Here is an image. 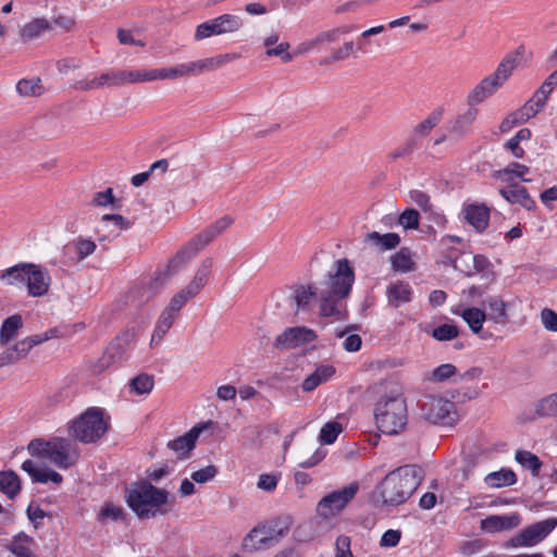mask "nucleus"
<instances>
[{"label": "nucleus", "instance_id": "a19ab883", "mask_svg": "<svg viewBox=\"0 0 557 557\" xmlns=\"http://www.w3.org/2000/svg\"><path fill=\"white\" fill-rule=\"evenodd\" d=\"M484 482L491 487H503L509 486L517 482V476L513 471L508 469H502L499 471L488 473Z\"/></svg>", "mask_w": 557, "mask_h": 557}, {"label": "nucleus", "instance_id": "473e14b6", "mask_svg": "<svg viewBox=\"0 0 557 557\" xmlns=\"http://www.w3.org/2000/svg\"><path fill=\"white\" fill-rule=\"evenodd\" d=\"M177 317H178V314H176L175 312H172L166 307L162 310V312L157 321L153 333L151 335V345L159 344L163 339V337L166 335L169 330L172 327V325Z\"/></svg>", "mask_w": 557, "mask_h": 557}, {"label": "nucleus", "instance_id": "864d4df0", "mask_svg": "<svg viewBox=\"0 0 557 557\" xmlns=\"http://www.w3.org/2000/svg\"><path fill=\"white\" fill-rule=\"evenodd\" d=\"M544 106L533 97L529 99L521 108L515 111L521 124L535 116Z\"/></svg>", "mask_w": 557, "mask_h": 557}, {"label": "nucleus", "instance_id": "e433bc0d", "mask_svg": "<svg viewBox=\"0 0 557 557\" xmlns=\"http://www.w3.org/2000/svg\"><path fill=\"white\" fill-rule=\"evenodd\" d=\"M22 325L23 320L21 315L13 314L7 318L0 329V343L4 345L14 339Z\"/></svg>", "mask_w": 557, "mask_h": 557}, {"label": "nucleus", "instance_id": "c756f323", "mask_svg": "<svg viewBox=\"0 0 557 557\" xmlns=\"http://www.w3.org/2000/svg\"><path fill=\"white\" fill-rule=\"evenodd\" d=\"M335 373L333 366L323 364L319 366L310 375H308L302 384L304 392H312L322 383L329 381Z\"/></svg>", "mask_w": 557, "mask_h": 557}, {"label": "nucleus", "instance_id": "9d476101", "mask_svg": "<svg viewBox=\"0 0 557 557\" xmlns=\"http://www.w3.org/2000/svg\"><path fill=\"white\" fill-rule=\"evenodd\" d=\"M242 27L243 20L238 15L222 14L218 17L199 24L195 32V39L203 40L212 36L236 33Z\"/></svg>", "mask_w": 557, "mask_h": 557}, {"label": "nucleus", "instance_id": "052dcab7", "mask_svg": "<svg viewBox=\"0 0 557 557\" xmlns=\"http://www.w3.org/2000/svg\"><path fill=\"white\" fill-rule=\"evenodd\" d=\"M96 250V244L90 239H78L75 244V252L78 260H83L86 257L94 253Z\"/></svg>", "mask_w": 557, "mask_h": 557}, {"label": "nucleus", "instance_id": "1a4fd4ad", "mask_svg": "<svg viewBox=\"0 0 557 557\" xmlns=\"http://www.w3.org/2000/svg\"><path fill=\"white\" fill-rule=\"evenodd\" d=\"M422 416L433 424L454 425L458 414L453 401L437 396H426L421 403Z\"/></svg>", "mask_w": 557, "mask_h": 557}, {"label": "nucleus", "instance_id": "f8f14e48", "mask_svg": "<svg viewBox=\"0 0 557 557\" xmlns=\"http://www.w3.org/2000/svg\"><path fill=\"white\" fill-rule=\"evenodd\" d=\"M482 373L480 368H471L460 372L453 363H443L425 375V380L432 383H458L474 380Z\"/></svg>", "mask_w": 557, "mask_h": 557}, {"label": "nucleus", "instance_id": "f704fd0d", "mask_svg": "<svg viewBox=\"0 0 557 557\" xmlns=\"http://www.w3.org/2000/svg\"><path fill=\"white\" fill-rule=\"evenodd\" d=\"M391 263H392L393 270L396 272L406 273V272L413 271L416 268L413 255L406 247H403L400 250H398L396 253H394L391 257Z\"/></svg>", "mask_w": 557, "mask_h": 557}, {"label": "nucleus", "instance_id": "ea45409f", "mask_svg": "<svg viewBox=\"0 0 557 557\" xmlns=\"http://www.w3.org/2000/svg\"><path fill=\"white\" fill-rule=\"evenodd\" d=\"M366 239L383 250L394 249L400 243V237L396 233L380 234L371 232L367 234Z\"/></svg>", "mask_w": 557, "mask_h": 557}, {"label": "nucleus", "instance_id": "412c9836", "mask_svg": "<svg viewBox=\"0 0 557 557\" xmlns=\"http://www.w3.org/2000/svg\"><path fill=\"white\" fill-rule=\"evenodd\" d=\"M236 59V54L225 53L212 58L191 61L189 62L191 76L200 75L206 72L215 71L222 67L224 64L230 63Z\"/></svg>", "mask_w": 557, "mask_h": 557}, {"label": "nucleus", "instance_id": "4d7b16f0", "mask_svg": "<svg viewBox=\"0 0 557 557\" xmlns=\"http://www.w3.org/2000/svg\"><path fill=\"white\" fill-rule=\"evenodd\" d=\"M459 334V330L453 324H442L432 331V336L440 342L451 341Z\"/></svg>", "mask_w": 557, "mask_h": 557}, {"label": "nucleus", "instance_id": "cd10ccee", "mask_svg": "<svg viewBox=\"0 0 557 557\" xmlns=\"http://www.w3.org/2000/svg\"><path fill=\"white\" fill-rule=\"evenodd\" d=\"M522 48L517 49L515 52L508 53L498 64L497 69L490 76L502 87L517 67L519 58L521 57Z\"/></svg>", "mask_w": 557, "mask_h": 557}, {"label": "nucleus", "instance_id": "7ed1b4c3", "mask_svg": "<svg viewBox=\"0 0 557 557\" xmlns=\"http://www.w3.org/2000/svg\"><path fill=\"white\" fill-rule=\"evenodd\" d=\"M379 397L374 405L377 429L386 435L404 431L408 422L407 401L403 384L396 379H386L377 385Z\"/></svg>", "mask_w": 557, "mask_h": 557}, {"label": "nucleus", "instance_id": "13d9d810", "mask_svg": "<svg viewBox=\"0 0 557 557\" xmlns=\"http://www.w3.org/2000/svg\"><path fill=\"white\" fill-rule=\"evenodd\" d=\"M350 545V537L346 535H339L335 541V557H355Z\"/></svg>", "mask_w": 557, "mask_h": 557}, {"label": "nucleus", "instance_id": "0e129e2a", "mask_svg": "<svg viewBox=\"0 0 557 557\" xmlns=\"http://www.w3.org/2000/svg\"><path fill=\"white\" fill-rule=\"evenodd\" d=\"M352 50H354V42L352 41L345 42L343 47L333 49L331 51L330 61L335 62V61L345 60L352 53Z\"/></svg>", "mask_w": 557, "mask_h": 557}, {"label": "nucleus", "instance_id": "a18cd8bd", "mask_svg": "<svg viewBox=\"0 0 557 557\" xmlns=\"http://www.w3.org/2000/svg\"><path fill=\"white\" fill-rule=\"evenodd\" d=\"M197 295L198 293H196L187 285L186 287L182 288L180 292L173 295L166 308L170 309L172 312L178 314L181 309Z\"/></svg>", "mask_w": 557, "mask_h": 557}, {"label": "nucleus", "instance_id": "680f3d73", "mask_svg": "<svg viewBox=\"0 0 557 557\" xmlns=\"http://www.w3.org/2000/svg\"><path fill=\"white\" fill-rule=\"evenodd\" d=\"M541 322L543 326L550 332H557V313L548 308L541 311Z\"/></svg>", "mask_w": 557, "mask_h": 557}, {"label": "nucleus", "instance_id": "7c9ffc66", "mask_svg": "<svg viewBox=\"0 0 557 557\" xmlns=\"http://www.w3.org/2000/svg\"><path fill=\"white\" fill-rule=\"evenodd\" d=\"M412 289L408 283L396 282L388 286L387 298L388 304L394 308H398L403 304L411 300Z\"/></svg>", "mask_w": 557, "mask_h": 557}, {"label": "nucleus", "instance_id": "37998d69", "mask_svg": "<svg viewBox=\"0 0 557 557\" xmlns=\"http://www.w3.org/2000/svg\"><path fill=\"white\" fill-rule=\"evenodd\" d=\"M460 315L475 334L482 330L483 322L486 320V313L479 308L465 309Z\"/></svg>", "mask_w": 557, "mask_h": 557}, {"label": "nucleus", "instance_id": "69168bd1", "mask_svg": "<svg viewBox=\"0 0 557 557\" xmlns=\"http://www.w3.org/2000/svg\"><path fill=\"white\" fill-rule=\"evenodd\" d=\"M401 537V533L398 530H387L383 533L380 545L383 547H395Z\"/></svg>", "mask_w": 557, "mask_h": 557}, {"label": "nucleus", "instance_id": "de8ad7c7", "mask_svg": "<svg viewBox=\"0 0 557 557\" xmlns=\"http://www.w3.org/2000/svg\"><path fill=\"white\" fill-rule=\"evenodd\" d=\"M153 385V376L146 373L138 374L129 382L131 392L137 395L149 394L152 391Z\"/></svg>", "mask_w": 557, "mask_h": 557}, {"label": "nucleus", "instance_id": "338daca9", "mask_svg": "<svg viewBox=\"0 0 557 557\" xmlns=\"http://www.w3.org/2000/svg\"><path fill=\"white\" fill-rule=\"evenodd\" d=\"M479 392L476 389H455L451 391L450 397L457 403H466L468 400L476 398Z\"/></svg>", "mask_w": 557, "mask_h": 557}, {"label": "nucleus", "instance_id": "dca6fc26", "mask_svg": "<svg viewBox=\"0 0 557 557\" xmlns=\"http://www.w3.org/2000/svg\"><path fill=\"white\" fill-rule=\"evenodd\" d=\"M51 285V276L48 271L44 270L40 265L32 263L28 267V275L26 276L27 294L30 297L45 296Z\"/></svg>", "mask_w": 557, "mask_h": 557}, {"label": "nucleus", "instance_id": "aec40b11", "mask_svg": "<svg viewBox=\"0 0 557 557\" xmlns=\"http://www.w3.org/2000/svg\"><path fill=\"white\" fill-rule=\"evenodd\" d=\"M520 523V517L517 513L508 516L492 515L481 520L480 527L484 532L496 533L504 530H510Z\"/></svg>", "mask_w": 557, "mask_h": 557}, {"label": "nucleus", "instance_id": "5fc2aeb1", "mask_svg": "<svg viewBox=\"0 0 557 557\" xmlns=\"http://www.w3.org/2000/svg\"><path fill=\"white\" fill-rule=\"evenodd\" d=\"M536 412L541 417L557 414V393L543 398L536 406Z\"/></svg>", "mask_w": 557, "mask_h": 557}, {"label": "nucleus", "instance_id": "774afa93", "mask_svg": "<svg viewBox=\"0 0 557 557\" xmlns=\"http://www.w3.org/2000/svg\"><path fill=\"white\" fill-rule=\"evenodd\" d=\"M114 200L113 191L108 188L103 191L96 193L92 199V203L98 207H106L112 203Z\"/></svg>", "mask_w": 557, "mask_h": 557}, {"label": "nucleus", "instance_id": "c9c22d12", "mask_svg": "<svg viewBox=\"0 0 557 557\" xmlns=\"http://www.w3.org/2000/svg\"><path fill=\"white\" fill-rule=\"evenodd\" d=\"M28 267H32V263H18L16 265H13L3 271L0 275V278L4 281L8 285H25L26 276L28 275Z\"/></svg>", "mask_w": 557, "mask_h": 557}, {"label": "nucleus", "instance_id": "f257e3e1", "mask_svg": "<svg viewBox=\"0 0 557 557\" xmlns=\"http://www.w3.org/2000/svg\"><path fill=\"white\" fill-rule=\"evenodd\" d=\"M355 282L354 268L347 259L336 260L318 285L319 312L323 318L342 321L347 317L346 299Z\"/></svg>", "mask_w": 557, "mask_h": 557}, {"label": "nucleus", "instance_id": "e2e57ef3", "mask_svg": "<svg viewBox=\"0 0 557 557\" xmlns=\"http://www.w3.org/2000/svg\"><path fill=\"white\" fill-rule=\"evenodd\" d=\"M323 45L321 34H318L315 37L305 40L296 47L295 54H304L307 53L319 46Z\"/></svg>", "mask_w": 557, "mask_h": 557}, {"label": "nucleus", "instance_id": "c03bdc74", "mask_svg": "<svg viewBox=\"0 0 557 557\" xmlns=\"http://www.w3.org/2000/svg\"><path fill=\"white\" fill-rule=\"evenodd\" d=\"M443 115L442 110H435L428 115L425 120L420 122L412 132V139L417 137H425L440 123Z\"/></svg>", "mask_w": 557, "mask_h": 557}, {"label": "nucleus", "instance_id": "a878e982", "mask_svg": "<svg viewBox=\"0 0 557 557\" xmlns=\"http://www.w3.org/2000/svg\"><path fill=\"white\" fill-rule=\"evenodd\" d=\"M463 216L478 232H483L490 221V209L485 205H468L463 208Z\"/></svg>", "mask_w": 557, "mask_h": 557}, {"label": "nucleus", "instance_id": "5701e85b", "mask_svg": "<svg viewBox=\"0 0 557 557\" xmlns=\"http://www.w3.org/2000/svg\"><path fill=\"white\" fill-rule=\"evenodd\" d=\"M121 72L112 71L101 74L99 77L92 79H82L75 83L74 87L82 91L91 89H99L102 87L122 86L121 84Z\"/></svg>", "mask_w": 557, "mask_h": 557}, {"label": "nucleus", "instance_id": "4c0bfd02", "mask_svg": "<svg viewBox=\"0 0 557 557\" xmlns=\"http://www.w3.org/2000/svg\"><path fill=\"white\" fill-rule=\"evenodd\" d=\"M410 200L416 203L423 212L429 213L433 216L436 223H441L444 216L434 211V207L431 202L430 196L421 190H411L409 193Z\"/></svg>", "mask_w": 557, "mask_h": 557}, {"label": "nucleus", "instance_id": "c85d7f7f", "mask_svg": "<svg viewBox=\"0 0 557 557\" xmlns=\"http://www.w3.org/2000/svg\"><path fill=\"white\" fill-rule=\"evenodd\" d=\"M267 57H278L283 62L287 63L293 60V54L289 52V44L287 41H280V35L272 33L263 39Z\"/></svg>", "mask_w": 557, "mask_h": 557}, {"label": "nucleus", "instance_id": "4be33fe9", "mask_svg": "<svg viewBox=\"0 0 557 557\" xmlns=\"http://www.w3.org/2000/svg\"><path fill=\"white\" fill-rule=\"evenodd\" d=\"M22 470L25 471L34 482L47 483L52 482L60 485L63 478L60 473L50 468H40L33 460L28 459L22 463Z\"/></svg>", "mask_w": 557, "mask_h": 557}, {"label": "nucleus", "instance_id": "603ef678", "mask_svg": "<svg viewBox=\"0 0 557 557\" xmlns=\"http://www.w3.org/2000/svg\"><path fill=\"white\" fill-rule=\"evenodd\" d=\"M490 308L488 318L495 323H504L507 319L506 304L497 297H491L487 300Z\"/></svg>", "mask_w": 557, "mask_h": 557}, {"label": "nucleus", "instance_id": "49530a36", "mask_svg": "<svg viewBox=\"0 0 557 557\" xmlns=\"http://www.w3.org/2000/svg\"><path fill=\"white\" fill-rule=\"evenodd\" d=\"M16 90L22 97H39L44 92V86L39 78H24L17 82Z\"/></svg>", "mask_w": 557, "mask_h": 557}, {"label": "nucleus", "instance_id": "6e6552de", "mask_svg": "<svg viewBox=\"0 0 557 557\" xmlns=\"http://www.w3.org/2000/svg\"><path fill=\"white\" fill-rule=\"evenodd\" d=\"M108 430V421L103 410L97 407L88 408L70 425V434L82 443H95Z\"/></svg>", "mask_w": 557, "mask_h": 557}, {"label": "nucleus", "instance_id": "58836bf2", "mask_svg": "<svg viewBox=\"0 0 557 557\" xmlns=\"http://www.w3.org/2000/svg\"><path fill=\"white\" fill-rule=\"evenodd\" d=\"M0 491L9 498H14L21 491V482L13 471H0Z\"/></svg>", "mask_w": 557, "mask_h": 557}, {"label": "nucleus", "instance_id": "0eeeda50", "mask_svg": "<svg viewBox=\"0 0 557 557\" xmlns=\"http://www.w3.org/2000/svg\"><path fill=\"white\" fill-rule=\"evenodd\" d=\"M289 528L290 523L287 518L260 523L244 537L243 546L249 552L270 548L288 534Z\"/></svg>", "mask_w": 557, "mask_h": 557}, {"label": "nucleus", "instance_id": "39448f33", "mask_svg": "<svg viewBox=\"0 0 557 557\" xmlns=\"http://www.w3.org/2000/svg\"><path fill=\"white\" fill-rule=\"evenodd\" d=\"M419 484L417 468L405 466L389 472L377 485L376 492L383 504L397 506L405 503Z\"/></svg>", "mask_w": 557, "mask_h": 557}, {"label": "nucleus", "instance_id": "bb28decb", "mask_svg": "<svg viewBox=\"0 0 557 557\" xmlns=\"http://www.w3.org/2000/svg\"><path fill=\"white\" fill-rule=\"evenodd\" d=\"M133 338L134 334L126 332L112 341L104 352L103 362L109 366L110 363H114L121 360L129 347Z\"/></svg>", "mask_w": 557, "mask_h": 557}, {"label": "nucleus", "instance_id": "bf43d9fd", "mask_svg": "<svg viewBox=\"0 0 557 557\" xmlns=\"http://www.w3.org/2000/svg\"><path fill=\"white\" fill-rule=\"evenodd\" d=\"M218 473L215 466H207L191 473L190 478L196 483H207L211 481Z\"/></svg>", "mask_w": 557, "mask_h": 557}, {"label": "nucleus", "instance_id": "2eb2a0df", "mask_svg": "<svg viewBox=\"0 0 557 557\" xmlns=\"http://www.w3.org/2000/svg\"><path fill=\"white\" fill-rule=\"evenodd\" d=\"M315 333L306 326H295L286 329L274 341V347L277 349L296 348L315 339Z\"/></svg>", "mask_w": 557, "mask_h": 557}, {"label": "nucleus", "instance_id": "6e6d98bb", "mask_svg": "<svg viewBox=\"0 0 557 557\" xmlns=\"http://www.w3.org/2000/svg\"><path fill=\"white\" fill-rule=\"evenodd\" d=\"M420 214L416 209L408 208L400 213L398 223L405 230H417L419 227Z\"/></svg>", "mask_w": 557, "mask_h": 557}, {"label": "nucleus", "instance_id": "09e8293b", "mask_svg": "<svg viewBox=\"0 0 557 557\" xmlns=\"http://www.w3.org/2000/svg\"><path fill=\"white\" fill-rule=\"evenodd\" d=\"M516 460L525 469H529L531 473L536 476L539 475L542 461L539 457L528 450H517Z\"/></svg>", "mask_w": 557, "mask_h": 557}, {"label": "nucleus", "instance_id": "2f4dec72", "mask_svg": "<svg viewBox=\"0 0 557 557\" xmlns=\"http://www.w3.org/2000/svg\"><path fill=\"white\" fill-rule=\"evenodd\" d=\"M314 299H318V286L299 285L295 287L293 300L296 305L297 311L309 309Z\"/></svg>", "mask_w": 557, "mask_h": 557}, {"label": "nucleus", "instance_id": "b1692460", "mask_svg": "<svg viewBox=\"0 0 557 557\" xmlns=\"http://www.w3.org/2000/svg\"><path fill=\"white\" fill-rule=\"evenodd\" d=\"M478 114V108L468 107L465 112L458 114L451 122L450 135L456 139L465 137L470 132Z\"/></svg>", "mask_w": 557, "mask_h": 557}, {"label": "nucleus", "instance_id": "393cba45", "mask_svg": "<svg viewBox=\"0 0 557 557\" xmlns=\"http://www.w3.org/2000/svg\"><path fill=\"white\" fill-rule=\"evenodd\" d=\"M499 194L511 205L519 203L527 210L535 208V201L530 197L527 188L519 184H511L500 188Z\"/></svg>", "mask_w": 557, "mask_h": 557}, {"label": "nucleus", "instance_id": "423d86ee", "mask_svg": "<svg viewBox=\"0 0 557 557\" xmlns=\"http://www.w3.org/2000/svg\"><path fill=\"white\" fill-rule=\"evenodd\" d=\"M27 450L33 457L47 460L60 469H69L78 459L76 449L62 437H53L49 441L35 438L29 442Z\"/></svg>", "mask_w": 557, "mask_h": 557}, {"label": "nucleus", "instance_id": "3c124183", "mask_svg": "<svg viewBox=\"0 0 557 557\" xmlns=\"http://www.w3.org/2000/svg\"><path fill=\"white\" fill-rule=\"evenodd\" d=\"M342 431L343 425L339 422L330 421L321 428L319 440L323 444L331 445L336 441Z\"/></svg>", "mask_w": 557, "mask_h": 557}, {"label": "nucleus", "instance_id": "4468645a", "mask_svg": "<svg viewBox=\"0 0 557 557\" xmlns=\"http://www.w3.org/2000/svg\"><path fill=\"white\" fill-rule=\"evenodd\" d=\"M51 334L52 331H48L44 335H32L18 341L11 349L0 356V364L14 363L26 357L35 346L51 338Z\"/></svg>", "mask_w": 557, "mask_h": 557}, {"label": "nucleus", "instance_id": "a211bd4d", "mask_svg": "<svg viewBox=\"0 0 557 557\" xmlns=\"http://www.w3.org/2000/svg\"><path fill=\"white\" fill-rule=\"evenodd\" d=\"M499 88L490 75L484 77L467 96L468 107L476 108L478 104L492 97Z\"/></svg>", "mask_w": 557, "mask_h": 557}, {"label": "nucleus", "instance_id": "79ce46f5", "mask_svg": "<svg viewBox=\"0 0 557 557\" xmlns=\"http://www.w3.org/2000/svg\"><path fill=\"white\" fill-rule=\"evenodd\" d=\"M212 265L213 261L211 258L203 259L198 270L196 271L195 276L189 282L188 286L196 293L199 294L200 290L206 286L211 273Z\"/></svg>", "mask_w": 557, "mask_h": 557}, {"label": "nucleus", "instance_id": "9b49d317", "mask_svg": "<svg viewBox=\"0 0 557 557\" xmlns=\"http://www.w3.org/2000/svg\"><path fill=\"white\" fill-rule=\"evenodd\" d=\"M357 491L358 486L356 484H351L327 494L318 503L317 513L324 519H329L337 515L355 497Z\"/></svg>", "mask_w": 557, "mask_h": 557}, {"label": "nucleus", "instance_id": "f3484780", "mask_svg": "<svg viewBox=\"0 0 557 557\" xmlns=\"http://www.w3.org/2000/svg\"><path fill=\"white\" fill-rule=\"evenodd\" d=\"M209 425H211L210 421L207 422L206 424L195 425L184 435L173 441H170L168 443V447L175 451L178 458L187 457L191 449L195 447V443L199 437L200 433L203 431V429H206Z\"/></svg>", "mask_w": 557, "mask_h": 557}, {"label": "nucleus", "instance_id": "72a5a7b5", "mask_svg": "<svg viewBox=\"0 0 557 557\" xmlns=\"http://www.w3.org/2000/svg\"><path fill=\"white\" fill-rule=\"evenodd\" d=\"M51 29L52 24L48 20L44 17L35 18L23 26L21 29V38L25 42L32 41Z\"/></svg>", "mask_w": 557, "mask_h": 557}, {"label": "nucleus", "instance_id": "20e7f679", "mask_svg": "<svg viewBox=\"0 0 557 557\" xmlns=\"http://www.w3.org/2000/svg\"><path fill=\"white\" fill-rule=\"evenodd\" d=\"M127 504L140 519L154 518L157 515H165L172 505L170 493L158 488L149 482L135 484L127 494Z\"/></svg>", "mask_w": 557, "mask_h": 557}, {"label": "nucleus", "instance_id": "6ab92c4d", "mask_svg": "<svg viewBox=\"0 0 557 557\" xmlns=\"http://www.w3.org/2000/svg\"><path fill=\"white\" fill-rule=\"evenodd\" d=\"M499 88L490 75L484 77L467 96L468 107L476 108L478 104L492 97Z\"/></svg>", "mask_w": 557, "mask_h": 557}, {"label": "nucleus", "instance_id": "ddd939ff", "mask_svg": "<svg viewBox=\"0 0 557 557\" xmlns=\"http://www.w3.org/2000/svg\"><path fill=\"white\" fill-rule=\"evenodd\" d=\"M557 527V517H549L523 529L513 540V546H534Z\"/></svg>", "mask_w": 557, "mask_h": 557}, {"label": "nucleus", "instance_id": "8fccbe9b", "mask_svg": "<svg viewBox=\"0 0 557 557\" xmlns=\"http://www.w3.org/2000/svg\"><path fill=\"white\" fill-rule=\"evenodd\" d=\"M97 519L101 523H106L107 521L123 520L124 511L122 507L113 503H106L99 510Z\"/></svg>", "mask_w": 557, "mask_h": 557}, {"label": "nucleus", "instance_id": "f03ea898", "mask_svg": "<svg viewBox=\"0 0 557 557\" xmlns=\"http://www.w3.org/2000/svg\"><path fill=\"white\" fill-rule=\"evenodd\" d=\"M232 224L233 218L224 215L197 234L177 251L164 268L159 269L153 277L143 285V296L149 299L157 295L172 276L178 273L199 251L226 231Z\"/></svg>", "mask_w": 557, "mask_h": 557}]
</instances>
